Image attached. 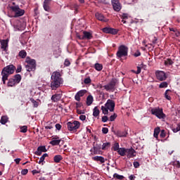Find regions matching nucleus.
<instances>
[{
    "label": "nucleus",
    "instance_id": "nucleus-1",
    "mask_svg": "<svg viewBox=\"0 0 180 180\" xmlns=\"http://www.w3.org/2000/svg\"><path fill=\"white\" fill-rule=\"evenodd\" d=\"M63 81L61 78V74L59 72H53L51 77V88L53 91H56L57 88H60Z\"/></svg>",
    "mask_w": 180,
    "mask_h": 180
},
{
    "label": "nucleus",
    "instance_id": "nucleus-2",
    "mask_svg": "<svg viewBox=\"0 0 180 180\" xmlns=\"http://www.w3.org/2000/svg\"><path fill=\"white\" fill-rule=\"evenodd\" d=\"M16 68L13 65H7L6 67L4 68L3 70L1 71L2 75V82L3 84L5 85L6 81H8V78L9 75L13 74L15 72V70Z\"/></svg>",
    "mask_w": 180,
    "mask_h": 180
},
{
    "label": "nucleus",
    "instance_id": "nucleus-3",
    "mask_svg": "<svg viewBox=\"0 0 180 180\" xmlns=\"http://www.w3.org/2000/svg\"><path fill=\"white\" fill-rule=\"evenodd\" d=\"M150 113L154 116H156L158 119H160L162 120H165V117H167V115L164 113L162 108H160L159 107L152 108L150 110Z\"/></svg>",
    "mask_w": 180,
    "mask_h": 180
},
{
    "label": "nucleus",
    "instance_id": "nucleus-4",
    "mask_svg": "<svg viewBox=\"0 0 180 180\" xmlns=\"http://www.w3.org/2000/svg\"><path fill=\"white\" fill-rule=\"evenodd\" d=\"M129 53V48L124 45H121L118 48V51L117 52V57L118 58H122V57H126L127 53Z\"/></svg>",
    "mask_w": 180,
    "mask_h": 180
},
{
    "label": "nucleus",
    "instance_id": "nucleus-5",
    "mask_svg": "<svg viewBox=\"0 0 180 180\" xmlns=\"http://www.w3.org/2000/svg\"><path fill=\"white\" fill-rule=\"evenodd\" d=\"M10 9L15 13L14 18H19L25 15V10L20 8L18 5L11 6Z\"/></svg>",
    "mask_w": 180,
    "mask_h": 180
},
{
    "label": "nucleus",
    "instance_id": "nucleus-6",
    "mask_svg": "<svg viewBox=\"0 0 180 180\" xmlns=\"http://www.w3.org/2000/svg\"><path fill=\"white\" fill-rule=\"evenodd\" d=\"M68 129L69 131H75L77 129H79L81 126V123L78 121H74L73 122H68L67 123Z\"/></svg>",
    "mask_w": 180,
    "mask_h": 180
},
{
    "label": "nucleus",
    "instance_id": "nucleus-7",
    "mask_svg": "<svg viewBox=\"0 0 180 180\" xmlns=\"http://www.w3.org/2000/svg\"><path fill=\"white\" fill-rule=\"evenodd\" d=\"M116 86V82L115 80H112L110 83L103 86L105 91L108 92H114Z\"/></svg>",
    "mask_w": 180,
    "mask_h": 180
},
{
    "label": "nucleus",
    "instance_id": "nucleus-8",
    "mask_svg": "<svg viewBox=\"0 0 180 180\" xmlns=\"http://www.w3.org/2000/svg\"><path fill=\"white\" fill-rule=\"evenodd\" d=\"M111 2L114 11H115V12H120L122 10V5L120 4V1H119V0H112Z\"/></svg>",
    "mask_w": 180,
    "mask_h": 180
},
{
    "label": "nucleus",
    "instance_id": "nucleus-9",
    "mask_svg": "<svg viewBox=\"0 0 180 180\" xmlns=\"http://www.w3.org/2000/svg\"><path fill=\"white\" fill-rule=\"evenodd\" d=\"M115 105L116 104L115 103V101L110 99H108L105 104V105L106 106V108H108L110 112H113L115 110Z\"/></svg>",
    "mask_w": 180,
    "mask_h": 180
},
{
    "label": "nucleus",
    "instance_id": "nucleus-10",
    "mask_svg": "<svg viewBox=\"0 0 180 180\" xmlns=\"http://www.w3.org/2000/svg\"><path fill=\"white\" fill-rule=\"evenodd\" d=\"M155 75L159 81H165L167 79V75L163 71H157Z\"/></svg>",
    "mask_w": 180,
    "mask_h": 180
},
{
    "label": "nucleus",
    "instance_id": "nucleus-11",
    "mask_svg": "<svg viewBox=\"0 0 180 180\" xmlns=\"http://www.w3.org/2000/svg\"><path fill=\"white\" fill-rule=\"evenodd\" d=\"M136 155H137V152H136L133 148H127L126 156L128 158H133V157H136Z\"/></svg>",
    "mask_w": 180,
    "mask_h": 180
},
{
    "label": "nucleus",
    "instance_id": "nucleus-12",
    "mask_svg": "<svg viewBox=\"0 0 180 180\" xmlns=\"http://www.w3.org/2000/svg\"><path fill=\"white\" fill-rule=\"evenodd\" d=\"M85 94H86V90L85 89L79 91L75 96V101H77V102H79V101H81V97L84 96Z\"/></svg>",
    "mask_w": 180,
    "mask_h": 180
},
{
    "label": "nucleus",
    "instance_id": "nucleus-13",
    "mask_svg": "<svg viewBox=\"0 0 180 180\" xmlns=\"http://www.w3.org/2000/svg\"><path fill=\"white\" fill-rule=\"evenodd\" d=\"M103 32L110 34H117V30L112 27H105L103 29Z\"/></svg>",
    "mask_w": 180,
    "mask_h": 180
},
{
    "label": "nucleus",
    "instance_id": "nucleus-14",
    "mask_svg": "<svg viewBox=\"0 0 180 180\" xmlns=\"http://www.w3.org/2000/svg\"><path fill=\"white\" fill-rule=\"evenodd\" d=\"M47 151L46 146H41L37 148V151H35L36 155H41L42 153H46Z\"/></svg>",
    "mask_w": 180,
    "mask_h": 180
},
{
    "label": "nucleus",
    "instance_id": "nucleus-15",
    "mask_svg": "<svg viewBox=\"0 0 180 180\" xmlns=\"http://www.w3.org/2000/svg\"><path fill=\"white\" fill-rule=\"evenodd\" d=\"M95 16L96 19H98V20H100L101 22H108V18H105L103 14L101 13H96Z\"/></svg>",
    "mask_w": 180,
    "mask_h": 180
},
{
    "label": "nucleus",
    "instance_id": "nucleus-16",
    "mask_svg": "<svg viewBox=\"0 0 180 180\" xmlns=\"http://www.w3.org/2000/svg\"><path fill=\"white\" fill-rule=\"evenodd\" d=\"M51 0H45L44 1V11H46V12H50V4H51Z\"/></svg>",
    "mask_w": 180,
    "mask_h": 180
},
{
    "label": "nucleus",
    "instance_id": "nucleus-17",
    "mask_svg": "<svg viewBox=\"0 0 180 180\" xmlns=\"http://www.w3.org/2000/svg\"><path fill=\"white\" fill-rule=\"evenodd\" d=\"M25 63L28 64L27 65H32V67H36V60L34 59H31L30 58L27 57Z\"/></svg>",
    "mask_w": 180,
    "mask_h": 180
},
{
    "label": "nucleus",
    "instance_id": "nucleus-18",
    "mask_svg": "<svg viewBox=\"0 0 180 180\" xmlns=\"http://www.w3.org/2000/svg\"><path fill=\"white\" fill-rule=\"evenodd\" d=\"M117 153L122 157H124L125 155H127V148H120Z\"/></svg>",
    "mask_w": 180,
    "mask_h": 180
},
{
    "label": "nucleus",
    "instance_id": "nucleus-19",
    "mask_svg": "<svg viewBox=\"0 0 180 180\" xmlns=\"http://www.w3.org/2000/svg\"><path fill=\"white\" fill-rule=\"evenodd\" d=\"M61 96L62 95L60 94L53 95L51 96V101H53V102H58V101L61 100Z\"/></svg>",
    "mask_w": 180,
    "mask_h": 180
},
{
    "label": "nucleus",
    "instance_id": "nucleus-20",
    "mask_svg": "<svg viewBox=\"0 0 180 180\" xmlns=\"http://www.w3.org/2000/svg\"><path fill=\"white\" fill-rule=\"evenodd\" d=\"M61 141V139H59L58 138H53L52 141L50 142V144L52 146H58L60 144V142Z\"/></svg>",
    "mask_w": 180,
    "mask_h": 180
},
{
    "label": "nucleus",
    "instance_id": "nucleus-21",
    "mask_svg": "<svg viewBox=\"0 0 180 180\" xmlns=\"http://www.w3.org/2000/svg\"><path fill=\"white\" fill-rule=\"evenodd\" d=\"M93 102H94V96H92L91 95L88 96L86 98L87 106H91V105H92Z\"/></svg>",
    "mask_w": 180,
    "mask_h": 180
},
{
    "label": "nucleus",
    "instance_id": "nucleus-22",
    "mask_svg": "<svg viewBox=\"0 0 180 180\" xmlns=\"http://www.w3.org/2000/svg\"><path fill=\"white\" fill-rule=\"evenodd\" d=\"M83 34L84 35L82 39H88L89 40H90V39H92V34L89 32H84Z\"/></svg>",
    "mask_w": 180,
    "mask_h": 180
},
{
    "label": "nucleus",
    "instance_id": "nucleus-23",
    "mask_svg": "<svg viewBox=\"0 0 180 180\" xmlns=\"http://www.w3.org/2000/svg\"><path fill=\"white\" fill-rule=\"evenodd\" d=\"M99 108H98V107H95L93 110V116L94 117H98V116H99Z\"/></svg>",
    "mask_w": 180,
    "mask_h": 180
},
{
    "label": "nucleus",
    "instance_id": "nucleus-24",
    "mask_svg": "<svg viewBox=\"0 0 180 180\" xmlns=\"http://www.w3.org/2000/svg\"><path fill=\"white\" fill-rule=\"evenodd\" d=\"M19 57L21 58H26V56H27V53L25 50H22L18 53Z\"/></svg>",
    "mask_w": 180,
    "mask_h": 180
},
{
    "label": "nucleus",
    "instance_id": "nucleus-25",
    "mask_svg": "<svg viewBox=\"0 0 180 180\" xmlns=\"http://www.w3.org/2000/svg\"><path fill=\"white\" fill-rule=\"evenodd\" d=\"M94 68L96 70V71H102L103 65H102L101 63H96L94 65Z\"/></svg>",
    "mask_w": 180,
    "mask_h": 180
},
{
    "label": "nucleus",
    "instance_id": "nucleus-26",
    "mask_svg": "<svg viewBox=\"0 0 180 180\" xmlns=\"http://www.w3.org/2000/svg\"><path fill=\"white\" fill-rule=\"evenodd\" d=\"M25 68H26V70L28 71V72H30L31 71H35L36 66L27 65H25Z\"/></svg>",
    "mask_w": 180,
    "mask_h": 180
},
{
    "label": "nucleus",
    "instance_id": "nucleus-27",
    "mask_svg": "<svg viewBox=\"0 0 180 180\" xmlns=\"http://www.w3.org/2000/svg\"><path fill=\"white\" fill-rule=\"evenodd\" d=\"M101 110H102L103 115H108L109 113V108H108V107H106V105L101 106Z\"/></svg>",
    "mask_w": 180,
    "mask_h": 180
},
{
    "label": "nucleus",
    "instance_id": "nucleus-28",
    "mask_svg": "<svg viewBox=\"0 0 180 180\" xmlns=\"http://www.w3.org/2000/svg\"><path fill=\"white\" fill-rule=\"evenodd\" d=\"M30 102H32V103L33 104V108H38L39 107V102H37V101H35L34 98H31L30 99Z\"/></svg>",
    "mask_w": 180,
    "mask_h": 180
},
{
    "label": "nucleus",
    "instance_id": "nucleus-29",
    "mask_svg": "<svg viewBox=\"0 0 180 180\" xmlns=\"http://www.w3.org/2000/svg\"><path fill=\"white\" fill-rule=\"evenodd\" d=\"M120 146H119V143L115 142L112 147V150H113V151H118V150L120 149Z\"/></svg>",
    "mask_w": 180,
    "mask_h": 180
},
{
    "label": "nucleus",
    "instance_id": "nucleus-30",
    "mask_svg": "<svg viewBox=\"0 0 180 180\" xmlns=\"http://www.w3.org/2000/svg\"><path fill=\"white\" fill-rule=\"evenodd\" d=\"M6 47H8V41H6V40H3L1 41V49L3 50H6Z\"/></svg>",
    "mask_w": 180,
    "mask_h": 180
},
{
    "label": "nucleus",
    "instance_id": "nucleus-31",
    "mask_svg": "<svg viewBox=\"0 0 180 180\" xmlns=\"http://www.w3.org/2000/svg\"><path fill=\"white\" fill-rule=\"evenodd\" d=\"M117 136L118 137H126V136H127V132H124V131H117Z\"/></svg>",
    "mask_w": 180,
    "mask_h": 180
},
{
    "label": "nucleus",
    "instance_id": "nucleus-32",
    "mask_svg": "<svg viewBox=\"0 0 180 180\" xmlns=\"http://www.w3.org/2000/svg\"><path fill=\"white\" fill-rule=\"evenodd\" d=\"M1 124H6L8 123V117L7 116H2L1 120Z\"/></svg>",
    "mask_w": 180,
    "mask_h": 180
},
{
    "label": "nucleus",
    "instance_id": "nucleus-33",
    "mask_svg": "<svg viewBox=\"0 0 180 180\" xmlns=\"http://www.w3.org/2000/svg\"><path fill=\"white\" fill-rule=\"evenodd\" d=\"M160 134V127H157L154 129L153 136L155 139L158 138V135Z\"/></svg>",
    "mask_w": 180,
    "mask_h": 180
},
{
    "label": "nucleus",
    "instance_id": "nucleus-34",
    "mask_svg": "<svg viewBox=\"0 0 180 180\" xmlns=\"http://www.w3.org/2000/svg\"><path fill=\"white\" fill-rule=\"evenodd\" d=\"M113 178H116L117 179L122 180V179H124V176L120 175L117 173H115V174H113Z\"/></svg>",
    "mask_w": 180,
    "mask_h": 180
},
{
    "label": "nucleus",
    "instance_id": "nucleus-35",
    "mask_svg": "<svg viewBox=\"0 0 180 180\" xmlns=\"http://www.w3.org/2000/svg\"><path fill=\"white\" fill-rule=\"evenodd\" d=\"M172 165H173L176 168H180V162L178 160H174L172 162Z\"/></svg>",
    "mask_w": 180,
    "mask_h": 180
},
{
    "label": "nucleus",
    "instance_id": "nucleus-36",
    "mask_svg": "<svg viewBox=\"0 0 180 180\" xmlns=\"http://www.w3.org/2000/svg\"><path fill=\"white\" fill-rule=\"evenodd\" d=\"M14 79L19 84V82H20V81H22V76L20 75H19V74L15 75L14 76Z\"/></svg>",
    "mask_w": 180,
    "mask_h": 180
},
{
    "label": "nucleus",
    "instance_id": "nucleus-37",
    "mask_svg": "<svg viewBox=\"0 0 180 180\" xmlns=\"http://www.w3.org/2000/svg\"><path fill=\"white\" fill-rule=\"evenodd\" d=\"M110 147V143H104L102 146V150H108Z\"/></svg>",
    "mask_w": 180,
    "mask_h": 180
},
{
    "label": "nucleus",
    "instance_id": "nucleus-38",
    "mask_svg": "<svg viewBox=\"0 0 180 180\" xmlns=\"http://www.w3.org/2000/svg\"><path fill=\"white\" fill-rule=\"evenodd\" d=\"M172 64H174V61L169 58L165 60V65H172Z\"/></svg>",
    "mask_w": 180,
    "mask_h": 180
},
{
    "label": "nucleus",
    "instance_id": "nucleus-39",
    "mask_svg": "<svg viewBox=\"0 0 180 180\" xmlns=\"http://www.w3.org/2000/svg\"><path fill=\"white\" fill-rule=\"evenodd\" d=\"M169 92H171V90L169 89L166 90L165 93V98H166L167 101H171V96H169V95L168 94Z\"/></svg>",
    "mask_w": 180,
    "mask_h": 180
},
{
    "label": "nucleus",
    "instance_id": "nucleus-40",
    "mask_svg": "<svg viewBox=\"0 0 180 180\" xmlns=\"http://www.w3.org/2000/svg\"><path fill=\"white\" fill-rule=\"evenodd\" d=\"M167 87H168V83L167 82H162L159 85V88H167Z\"/></svg>",
    "mask_w": 180,
    "mask_h": 180
},
{
    "label": "nucleus",
    "instance_id": "nucleus-41",
    "mask_svg": "<svg viewBox=\"0 0 180 180\" xmlns=\"http://www.w3.org/2000/svg\"><path fill=\"white\" fill-rule=\"evenodd\" d=\"M7 85L8 86H15L16 84L14 83L13 79H9Z\"/></svg>",
    "mask_w": 180,
    "mask_h": 180
},
{
    "label": "nucleus",
    "instance_id": "nucleus-42",
    "mask_svg": "<svg viewBox=\"0 0 180 180\" xmlns=\"http://www.w3.org/2000/svg\"><path fill=\"white\" fill-rule=\"evenodd\" d=\"M116 117H117V114L114 113L110 117V122H115Z\"/></svg>",
    "mask_w": 180,
    "mask_h": 180
},
{
    "label": "nucleus",
    "instance_id": "nucleus-43",
    "mask_svg": "<svg viewBox=\"0 0 180 180\" xmlns=\"http://www.w3.org/2000/svg\"><path fill=\"white\" fill-rule=\"evenodd\" d=\"M45 129L47 130H51L53 129V122H48V125L45 126Z\"/></svg>",
    "mask_w": 180,
    "mask_h": 180
},
{
    "label": "nucleus",
    "instance_id": "nucleus-44",
    "mask_svg": "<svg viewBox=\"0 0 180 180\" xmlns=\"http://www.w3.org/2000/svg\"><path fill=\"white\" fill-rule=\"evenodd\" d=\"M94 161L100 162L101 164H103L105 161H106V159L105 158H94Z\"/></svg>",
    "mask_w": 180,
    "mask_h": 180
},
{
    "label": "nucleus",
    "instance_id": "nucleus-45",
    "mask_svg": "<svg viewBox=\"0 0 180 180\" xmlns=\"http://www.w3.org/2000/svg\"><path fill=\"white\" fill-rule=\"evenodd\" d=\"M27 131V127L23 126L20 127V132L21 133H26Z\"/></svg>",
    "mask_w": 180,
    "mask_h": 180
},
{
    "label": "nucleus",
    "instance_id": "nucleus-46",
    "mask_svg": "<svg viewBox=\"0 0 180 180\" xmlns=\"http://www.w3.org/2000/svg\"><path fill=\"white\" fill-rule=\"evenodd\" d=\"M71 63L70 62V60L68 59H65V62H64V65L65 67H70Z\"/></svg>",
    "mask_w": 180,
    "mask_h": 180
},
{
    "label": "nucleus",
    "instance_id": "nucleus-47",
    "mask_svg": "<svg viewBox=\"0 0 180 180\" xmlns=\"http://www.w3.org/2000/svg\"><path fill=\"white\" fill-rule=\"evenodd\" d=\"M91 78L87 77V78L84 79V84H91Z\"/></svg>",
    "mask_w": 180,
    "mask_h": 180
},
{
    "label": "nucleus",
    "instance_id": "nucleus-48",
    "mask_svg": "<svg viewBox=\"0 0 180 180\" xmlns=\"http://www.w3.org/2000/svg\"><path fill=\"white\" fill-rule=\"evenodd\" d=\"M108 131H109V129L106 127H103L102 129V132L103 133V134H108Z\"/></svg>",
    "mask_w": 180,
    "mask_h": 180
},
{
    "label": "nucleus",
    "instance_id": "nucleus-49",
    "mask_svg": "<svg viewBox=\"0 0 180 180\" xmlns=\"http://www.w3.org/2000/svg\"><path fill=\"white\" fill-rule=\"evenodd\" d=\"M109 120V118L108 117V116H103L102 117V122L103 123H106V122Z\"/></svg>",
    "mask_w": 180,
    "mask_h": 180
},
{
    "label": "nucleus",
    "instance_id": "nucleus-50",
    "mask_svg": "<svg viewBox=\"0 0 180 180\" xmlns=\"http://www.w3.org/2000/svg\"><path fill=\"white\" fill-rule=\"evenodd\" d=\"M160 137L162 139H164V137H165L166 134H165V130H162L160 131Z\"/></svg>",
    "mask_w": 180,
    "mask_h": 180
},
{
    "label": "nucleus",
    "instance_id": "nucleus-51",
    "mask_svg": "<svg viewBox=\"0 0 180 180\" xmlns=\"http://www.w3.org/2000/svg\"><path fill=\"white\" fill-rule=\"evenodd\" d=\"M29 172V170L27 169H24L21 171L22 175H26Z\"/></svg>",
    "mask_w": 180,
    "mask_h": 180
},
{
    "label": "nucleus",
    "instance_id": "nucleus-52",
    "mask_svg": "<svg viewBox=\"0 0 180 180\" xmlns=\"http://www.w3.org/2000/svg\"><path fill=\"white\" fill-rule=\"evenodd\" d=\"M180 131V127H179V125L177 124V127L176 128L173 129V131H174V133H178V131Z\"/></svg>",
    "mask_w": 180,
    "mask_h": 180
},
{
    "label": "nucleus",
    "instance_id": "nucleus-53",
    "mask_svg": "<svg viewBox=\"0 0 180 180\" xmlns=\"http://www.w3.org/2000/svg\"><path fill=\"white\" fill-rule=\"evenodd\" d=\"M15 71H16L17 73L20 72L22 71V65H18L17 66V69H16Z\"/></svg>",
    "mask_w": 180,
    "mask_h": 180
},
{
    "label": "nucleus",
    "instance_id": "nucleus-54",
    "mask_svg": "<svg viewBox=\"0 0 180 180\" xmlns=\"http://www.w3.org/2000/svg\"><path fill=\"white\" fill-rule=\"evenodd\" d=\"M134 56L135 57H140V56H141V53L140 52V51H136L134 53Z\"/></svg>",
    "mask_w": 180,
    "mask_h": 180
},
{
    "label": "nucleus",
    "instance_id": "nucleus-55",
    "mask_svg": "<svg viewBox=\"0 0 180 180\" xmlns=\"http://www.w3.org/2000/svg\"><path fill=\"white\" fill-rule=\"evenodd\" d=\"M122 19H129V14L127 13H123L122 15Z\"/></svg>",
    "mask_w": 180,
    "mask_h": 180
},
{
    "label": "nucleus",
    "instance_id": "nucleus-56",
    "mask_svg": "<svg viewBox=\"0 0 180 180\" xmlns=\"http://www.w3.org/2000/svg\"><path fill=\"white\" fill-rule=\"evenodd\" d=\"M134 168H139L140 167V163L139 162H134Z\"/></svg>",
    "mask_w": 180,
    "mask_h": 180
},
{
    "label": "nucleus",
    "instance_id": "nucleus-57",
    "mask_svg": "<svg viewBox=\"0 0 180 180\" xmlns=\"http://www.w3.org/2000/svg\"><path fill=\"white\" fill-rule=\"evenodd\" d=\"M55 127H56V129L57 130H61V124H56L55 125Z\"/></svg>",
    "mask_w": 180,
    "mask_h": 180
},
{
    "label": "nucleus",
    "instance_id": "nucleus-58",
    "mask_svg": "<svg viewBox=\"0 0 180 180\" xmlns=\"http://www.w3.org/2000/svg\"><path fill=\"white\" fill-rule=\"evenodd\" d=\"M79 119H80V120L84 121V120H85V119H86V116L82 115L79 116Z\"/></svg>",
    "mask_w": 180,
    "mask_h": 180
},
{
    "label": "nucleus",
    "instance_id": "nucleus-59",
    "mask_svg": "<svg viewBox=\"0 0 180 180\" xmlns=\"http://www.w3.org/2000/svg\"><path fill=\"white\" fill-rule=\"evenodd\" d=\"M38 162L39 164H41V165H43L44 164V158H40Z\"/></svg>",
    "mask_w": 180,
    "mask_h": 180
},
{
    "label": "nucleus",
    "instance_id": "nucleus-60",
    "mask_svg": "<svg viewBox=\"0 0 180 180\" xmlns=\"http://www.w3.org/2000/svg\"><path fill=\"white\" fill-rule=\"evenodd\" d=\"M141 72V68L139 66L137 67V71L136 72V74H140Z\"/></svg>",
    "mask_w": 180,
    "mask_h": 180
},
{
    "label": "nucleus",
    "instance_id": "nucleus-61",
    "mask_svg": "<svg viewBox=\"0 0 180 180\" xmlns=\"http://www.w3.org/2000/svg\"><path fill=\"white\" fill-rule=\"evenodd\" d=\"M14 161L15 164H19V162H20V158H15Z\"/></svg>",
    "mask_w": 180,
    "mask_h": 180
},
{
    "label": "nucleus",
    "instance_id": "nucleus-62",
    "mask_svg": "<svg viewBox=\"0 0 180 180\" xmlns=\"http://www.w3.org/2000/svg\"><path fill=\"white\" fill-rule=\"evenodd\" d=\"M46 157H49V154H47V153H44V154L41 155V158H46Z\"/></svg>",
    "mask_w": 180,
    "mask_h": 180
},
{
    "label": "nucleus",
    "instance_id": "nucleus-63",
    "mask_svg": "<svg viewBox=\"0 0 180 180\" xmlns=\"http://www.w3.org/2000/svg\"><path fill=\"white\" fill-rule=\"evenodd\" d=\"M134 178H136V176L133 174H131L129 176V179L130 180H133L134 179Z\"/></svg>",
    "mask_w": 180,
    "mask_h": 180
},
{
    "label": "nucleus",
    "instance_id": "nucleus-64",
    "mask_svg": "<svg viewBox=\"0 0 180 180\" xmlns=\"http://www.w3.org/2000/svg\"><path fill=\"white\" fill-rule=\"evenodd\" d=\"M61 161V158H54V162H60Z\"/></svg>",
    "mask_w": 180,
    "mask_h": 180
}]
</instances>
